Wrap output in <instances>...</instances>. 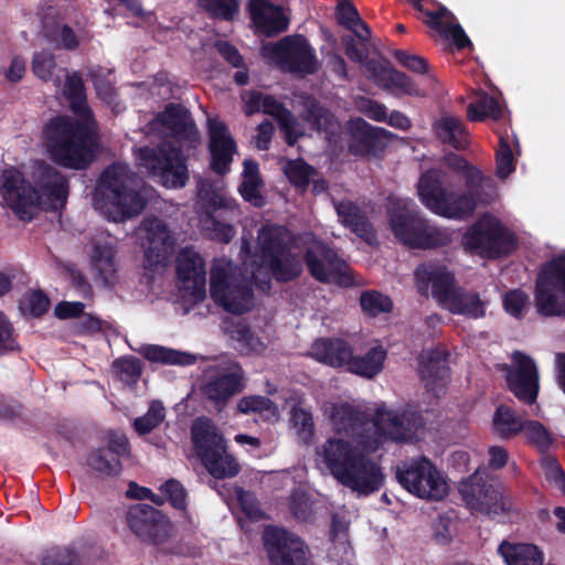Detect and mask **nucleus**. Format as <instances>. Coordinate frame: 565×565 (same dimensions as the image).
<instances>
[{
	"label": "nucleus",
	"mask_w": 565,
	"mask_h": 565,
	"mask_svg": "<svg viewBox=\"0 0 565 565\" xmlns=\"http://www.w3.org/2000/svg\"><path fill=\"white\" fill-rule=\"evenodd\" d=\"M64 95L71 109L78 116H57L51 119L44 130L51 159L65 168L84 169L95 157L97 147L92 111L86 104L84 85L76 73L66 74Z\"/></svg>",
	"instance_id": "1"
},
{
	"label": "nucleus",
	"mask_w": 565,
	"mask_h": 565,
	"mask_svg": "<svg viewBox=\"0 0 565 565\" xmlns=\"http://www.w3.org/2000/svg\"><path fill=\"white\" fill-rule=\"evenodd\" d=\"M154 121L162 126L180 147L162 141L156 147L137 149L138 164L149 174L159 177L168 188H183L189 180L186 157L182 148L195 149L200 141L199 130L190 110L182 104L170 103L160 111Z\"/></svg>",
	"instance_id": "2"
},
{
	"label": "nucleus",
	"mask_w": 565,
	"mask_h": 565,
	"mask_svg": "<svg viewBox=\"0 0 565 565\" xmlns=\"http://www.w3.org/2000/svg\"><path fill=\"white\" fill-rule=\"evenodd\" d=\"M0 182L1 202L23 221H31L39 209L63 207L68 196L67 179L44 162H36L29 178L15 168L4 169Z\"/></svg>",
	"instance_id": "3"
},
{
	"label": "nucleus",
	"mask_w": 565,
	"mask_h": 565,
	"mask_svg": "<svg viewBox=\"0 0 565 565\" xmlns=\"http://www.w3.org/2000/svg\"><path fill=\"white\" fill-rule=\"evenodd\" d=\"M467 192L457 193L444 186L445 173L439 169H429L418 181V195L422 203L434 214L451 218L465 220L473 214L477 207L476 195L483 183L482 172L469 166L463 172Z\"/></svg>",
	"instance_id": "4"
},
{
	"label": "nucleus",
	"mask_w": 565,
	"mask_h": 565,
	"mask_svg": "<svg viewBox=\"0 0 565 565\" xmlns=\"http://www.w3.org/2000/svg\"><path fill=\"white\" fill-rule=\"evenodd\" d=\"M387 217L393 235L403 245L414 249L445 247L451 243V234L431 224L420 215L411 200H390Z\"/></svg>",
	"instance_id": "5"
},
{
	"label": "nucleus",
	"mask_w": 565,
	"mask_h": 565,
	"mask_svg": "<svg viewBox=\"0 0 565 565\" xmlns=\"http://www.w3.org/2000/svg\"><path fill=\"white\" fill-rule=\"evenodd\" d=\"M191 435L198 458L213 478L228 479L239 473V463L227 452L223 434L210 418L198 417Z\"/></svg>",
	"instance_id": "6"
},
{
	"label": "nucleus",
	"mask_w": 565,
	"mask_h": 565,
	"mask_svg": "<svg viewBox=\"0 0 565 565\" xmlns=\"http://www.w3.org/2000/svg\"><path fill=\"white\" fill-rule=\"evenodd\" d=\"M465 250L488 259H497L513 253L518 246L515 236L494 215L484 213L462 235Z\"/></svg>",
	"instance_id": "7"
},
{
	"label": "nucleus",
	"mask_w": 565,
	"mask_h": 565,
	"mask_svg": "<svg viewBox=\"0 0 565 565\" xmlns=\"http://www.w3.org/2000/svg\"><path fill=\"white\" fill-rule=\"evenodd\" d=\"M536 310L544 317H565V254L545 262L534 289Z\"/></svg>",
	"instance_id": "8"
},
{
	"label": "nucleus",
	"mask_w": 565,
	"mask_h": 565,
	"mask_svg": "<svg viewBox=\"0 0 565 565\" xmlns=\"http://www.w3.org/2000/svg\"><path fill=\"white\" fill-rule=\"evenodd\" d=\"M458 491L467 507L489 516L505 515L518 511L511 495L504 494L499 487L488 481L484 472L477 470L462 480Z\"/></svg>",
	"instance_id": "9"
},
{
	"label": "nucleus",
	"mask_w": 565,
	"mask_h": 565,
	"mask_svg": "<svg viewBox=\"0 0 565 565\" xmlns=\"http://www.w3.org/2000/svg\"><path fill=\"white\" fill-rule=\"evenodd\" d=\"M396 480L419 499L440 501L448 494V484L439 470L425 457L396 467Z\"/></svg>",
	"instance_id": "10"
},
{
	"label": "nucleus",
	"mask_w": 565,
	"mask_h": 565,
	"mask_svg": "<svg viewBox=\"0 0 565 565\" xmlns=\"http://www.w3.org/2000/svg\"><path fill=\"white\" fill-rule=\"evenodd\" d=\"M210 294L215 303L233 315H243L253 307L254 291L242 274L230 273L223 266H213L210 274Z\"/></svg>",
	"instance_id": "11"
},
{
	"label": "nucleus",
	"mask_w": 565,
	"mask_h": 565,
	"mask_svg": "<svg viewBox=\"0 0 565 565\" xmlns=\"http://www.w3.org/2000/svg\"><path fill=\"white\" fill-rule=\"evenodd\" d=\"M302 260L309 274L319 282H332L342 288L355 285L353 273L347 262L323 242L307 247Z\"/></svg>",
	"instance_id": "12"
},
{
	"label": "nucleus",
	"mask_w": 565,
	"mask_h": 565,
	"mask_svg": "<svg viewBox=\"0 0 565 565\" xmlns=\"http://www.w3.org/2000/svg\"><path fill=\"white\" fill-rule=\"evenodd\" d=\"M126 522L141 542L168 552L162 546L171 537L173 525L161 511L149 504L137 503L127 511Z\"/></svg>",
	"instance_id": "13"
},
{
	"label": "nucleus",
	"mask_w": 565,
	"mask_h": 565,
	"mask_svg": "<svg viewBox=\"0 0 565 565\" xmlns=\"http://www.w3.org/2000/svg\"><path fill=\"white\" fill-rule=\"evenodd\" d=\"M264 51L281 70L289 73L313 74L317 71L315 52L302 35L285 36L264 46Z\"/></svg>",
	"instance_id": "14"
},
{
	"label": "nucleus",
	"mask_w": 565,
	"mask_h": 565,
	"mask_svg": "<svg viewBox=\"0 0 565 565\" xmlns=\"http://www.w3.org/2000/svg\"><path fill=\"white\" fill-rule=\"evenodd\" d=\"M263 541L270 565H312L306 543L285 529L267 526Z\"/></svg>",
	"instance_id": "15"
},
{
	"label": "nucleus",
	"mask_w": 565,
	"mask_h": 565,
	"mask_svg": "<svg viewBox=\"0 0 565 565\" xmlns=\"http://www.w3.org/2000/svg\"><path fill=\"white\" fill-rule=\"evenodd\" d=\"M126 173V166L115 162L108 164V193H111V204L119 213V217H116L108 211V222L124 221L139 215L146 206L147 202L140 192L130 188L127 181L121 179Z\"/></svg>",
	"instance_id": "16"
},
{
	"label": "nucleus",
	"mask_w": 565,
	"mask_h": 565,
	"mask_svg": "<svg viewBox=\"0 0 565 565\" xmlns=\"http://www.w3.org/2000/svg\"><path fill=\"white\" fill-rule=\"evenodd\" d=\"M515 366L507 369L505 381L509 391L525 405L536 403L540 392L539 371L534 360L520 351L513 353Z\"/></svg>",
	"instance_id": "17"
},
{
	"label": "nucleus",
	"mask_w": 565,
	"mask_h": 565,
	"mask_svg": "<svg viewBox=\"0 0 565 565\" xmlns=\"http://www.w3.org/2000/svg\"><path fill=\"white\" fill-rule=\"evenodd\" d=\"M384 481L385 475L381 466L361 451L339 483L359 495L366 497L377 492Z\"/></svg>",
	"instance_id": "18"
},
{
	"label": "nucleus",
	"mask_w": 565,
	"mask_h": 565,
	"mask_svg": "<svg viewBox=\"0 0 565 565\" xmlns=\"http://www.w3.org/2000/svg\"><path fill=\"white\" fill-rule=\"evenodd\" d=\"M349 151L354 156H376L383 152L394 134L382 127H374L361 117L350 119Z\"/></svg>",
	"instance_id": "19"
},
{
	"label": "nucleus",
	"mask_w": 565,
	"mask_h": 565,
	"mask_svg": "<svg viewBox=\"0 0 565 565\" xmlns=\"http://www.w3.org/2000/svg\"><path fill=\"white\" fill-rule=\"evenodd\" d=\"M375 425L392 440L408 441L424 425V418L419 411L407 406L402 411H377Z\"/></svg>",
	"instance_id": "20"
},
{
	"label": "nucleus",
	"mask_w": 565,
	"mask_h": 565,
	"mask_svg": "<svg viewBox=\"0 0 565 565\" xmlns=\"http://www.w3.org/2000/svg\"><path fill=\"white\" fill-rule=\"evenodd\" d=\"M148 247L145 250L143 267L156 271L160 265H166L174 250L175 239L167 224L152 217L145 221Z\"/></svg>",
	"instance_id": "21"
},
{
	"label": "nucleus",
	"mask_w": 565,
	"mask_h": 565,
	"mask_svg": "<svg viewBox=\"0 0 565 565\" xmlns=\"http://www.w3.org/2000/svg\"><path fill=\"white\" fill-rule=\"evenodd\" d=\"M245 388L244 372L241 367L234 371H222L214 375H207L200 391L203 398L218 411L228 404L232 396Z\"/></svg>",
	"instance_id": "22"
},
{
	"label": "nucleus",
	"mask_w": 565,
	"mask_h": 565,
	"mask_svg": "<svg viewBox=\"0 0 565 565\" xmlns=\"http://www.w3.org/2000/svg\"><path fill=\"white\" fill-rule=\"evenodd\" d=\"M207 135L211 169L215 173L224 175L231 169L233 156L237 150L236 141L226 124L216 119H209Z\"/></svg>",
	"instance_id": "23"
},
{
	"label": "nucleus",
	"mask_w": 565,
	"mask_h": 565,
	"mask_svg": "<svg viewBox=\"0 0 565 565\" xmlns=\"http://www.w3.org/2000/svg\"><path fill=\"white\" fill-rule=\"evenodd\" d=\"M175 273L184 290L195 298H204L206 285L205 262L193 247L181 248L177 256Z\"/></svg>",
	"instance_id": "24"
},
{
	"label": "nucleus",
	"mask_w": 565,
	"mask_h": 565,
	"mask_svg": "<svg viewBox=\"0 0 565 565\" xmlns=\"http://www.w3.org/2000/svg\"><path fill=\"white\" fill-rule=\"evenodd\" d=\"M365 71L369 77L383 89L398 90L408 96L426 95L408 75L393 68L388 61L371 58L365 63Z\"/></svg>",
	"instance_id": "25"
},
{
	"label": "nucleus",
	"mask_w": 565,
	"mask_h": 565,
	"mask_svg": "<svg viewBox=\"0 0 565 565\" xmlns=\"http://www.w3.org/2000/svg\"><path fill=\"white\" fill-rule=\"evenodd\" d=\"M248 11L258 34L270 38L288 29L289 20L282 9L269 0H249Z\"/></svg>",
	"instance_id": "26"
},
{
	"label": "nucleus",
	"mask_w": 565,
	"mask_h": 565,
	"mask_svg": "<svg viewBox=\"0 0 565 565\" xmlns=\"http://www.w3.org/2000/svg\"><path fill=\"white\" fill-rule=\"evenodd\" d=\"M361 451L349 440L331 437L322 445L321 457L331 476L339 482Z\"/></svg>",
	"instance_id": "27"
},
{
	"label": "nucleus",
	"mask_w": 565,
	"mask_h": 565,
	"mask_svg": "<svg viewBox=\"0 0 565 565\" xmlns=\"http://www.w3.org/2000/svg\"><path fill=\"white\" fill-rule=\"evenodd\" d=\"M414 275L418 284L431 285L433 297L440 303L446 305L457 290L455 276L446 266L424 263L417 266Z\"/></svg>",
	"instance_id": "28"
},
{
	"label": "nucleus",
	"mask_w": 565,
	"mask_h": 565,
	"mask_svg": "<svg viewBox=\"0 0 565 565\" xmlns=\"http://www.w3.org/2000/svg\"><path fill=\"white\" fill-rule=\"evenodd\" d=\"M419 374L425 387L435 396H439L450 377L448 353L438 349L431 350L427 358L420 361Z\"/></svg>",
	"instance_id": "29"
},
{
	"label": "nucleus",
	"mask_w": 565,
	"mask_h": 565,
	"mask_svg": "<svg viewBox=\"0 0 565 565\" xmlns=\"http://www.w3.org/2000/svg\"><path fill=\"white\" fill-rule=\"evenodd\" d=\"M301 118L310 129L324 134L328 138L337 135L340 129V122L329 107L323 105L312 95H306L301 100Z\"/></svg>",
	"instance_id": "30"
},
{
	"label": "nucleus",
	"mask_w": 565,
	"mask_h": 565,
	"mask_svg": "<svg viewBox=\"0 0 565 565\" xmlns=\"http://www.w3.org/2000/svg\"><path fill=\"white\" fill-rule=\"evenodd\" d=\"M335 212L341 224L349 228L353 234L371 244L376 237V231L370 221L366 212L356 203L348 200L335 204Z\"/></svg>",
	"instance_id": "31"
},
{
	"label": "nucleus",
	"mask_w": 565,
	"mask_h": 565,
	"mask_svg": "<svg viewBox=\"0 0 565 565\" xmlns=\"http://www.w3.org/2000/svg\"><path fill=\"white\" fill-rule=\"evenodd\" d=\"M312 356L329 366H349L352 358V347L340 338H320L312 344Z\"/></svg>",
	"instance_id": "32"
},
{
	"label": "nucleus",
	"mask_w": 565,
	"mask_h": 565,
	"mask_svg": "<svg viewBox=\"0 0 565 565\" xmlns=\"http://www.w3.org/2000/svg\"><path fill=\"white\" fill-rule=\"evenodd\" d=\"M259 245L266 263L294 248V239L288 230L279 225L263 226L259 231Z\"/></svg>",
	"instance_id": "33"
},
{
	"label": "nucleus",
	"mask_w": 565,
	"mask_h": 565,
	"mask_svg": "<svg viewBox=\"0 0 565 565\" xmlns=\"http://www.w3.org/2000/svg\"><path fill=\"white\" fill-rule=\"evenodd\" d=\"M437 138L445 145L466 150L469 147L468 132L462 121L454 116H443L434 124Z\"/></svg>",
	"instance_id": "34"
},
{
	"label": "nucleus",
	"mask_w": 565,
	"mask_h": 565,
	"mask_svg": "<svg viewBox=\"0 0 565 565\" xmlns=\"http://www.w3.org/2000/svg\"><path fill=\"white\" fill-rule=\"evenodd\" d=\"M525 419L510 406L500 404L492 416L491 433L502 440H510L522 433Z\"/></svg>",
	"instance_id": "35"
},
{
	"label": "nucleus",
	"mask_w": 565,
	"mask_h": 565,
	"mask_svg": "<svg viewBox=\"0 0 565 565\" xmlns=\"http://www.w3.org/2000/svg\"><path fill=\"white\" fill-rule=\"evenodd\" d=\"M507 565H543V553L537 546L527 543L503 541L498 547Z\"/></svg>",
	"instance_id": "36"
},
{
	"label": "nucleus",
	"mask_w": 565,
	"mask_h": 565,
	"mask_svg": "<svg viewBox=\"0 0 565 565\" xmlns=\"http://www.w3.org/2000/svg\"><path fill=\"white\" fill-rule=\"evenodd\" d=\"M330 419L337 433L354 434L367 422L365 413L350 403L334 404Z\"/></svg>",
	"instance_id": "37"
},
{
	"label": "nucleus",
	"mask_w": 565,
	"mask_h": 565,
	"mask_svg": "<svg viewBox=\"0 0 565 565\" xmlns=\"http://www.w3.org/2000/svg\"><path fill=\"white\" fill-rule=\"evenodd\" d=\"M302 258L294 248L267 262L268 268L278 282H290L300 277L303 271Z\"/></svg>",
	"instance_id": "38"
},
{
	"label": "nucleus",
	"mask_w": 565,
	"mask_h": 565,
	"mask_svg": "<svg viewBox=\"0 0 565 565\" xmlns=\"http://www.w3.org/2000/svg\"><path fill=\"white\" fill-rule=\"evenodd\" d=\"M139 353L150 362L167 365L189 366L195 364L196 362V356L191 353L158 344L142 345L139 350Z\"/></svg>",
	"instance_id": "39"
},
{
	"label": "nucleus",
	"mask_w": 565,
	"mask_h": 565,
	"mask_svg": "<svg viewBox=\"0 0 565 565\" xmlns=\"http://www.w3.org/2000/svg\"><path fill=\"white\" fill-rule=\"evenodd\" d=\"M385 359L386 351L382 347H373L364 355L352 353L348 371L366 379H373L383 370Z\"/></svg>",
	"instance_id": "40"
},
{
	"label": "nucleus",
	"mask_w": 565,
	"mask_h": 565,
	"mask_svg": "<svg viewBox=\"0 0 565 565\" xmlns=\"http://www.w3.org/2000/svg\"><path fill=\"white\" fill-rule=\"evenodd\" d=\"M446 305L450 312L456 315H463L472 319L486 316V303L476 291L457 289Z\"/></svg>",
	"instance_id": "41"
},
{
	"label": "nucleus",
	"mask_w": 565,
	"mask_h": 565,
	"mask_svg": "<svg viewBox=\"0 0 565 565\" xmlns=\"http://www.w3.org/2000/svg\"><path fill=\"white\" fill-rule=\"evenodd\" d=\"M199 198L205 209V217L213 216L217 211L234 214L238 205L234 199L227 198L221 189L213 184H202L199 190Z\"/></svg>",
	"instance_id": "42"
},
{
	"label": "nucleus",
	"mask_w": 565,
	"mask_h": 565,
	"mask_svg": "<svg viewBox=\"0 0 565 565\" xmlns=\"http://www.w3.org/2000/svg\"><path fill=\"white\" fill-rule=\"evenodd\" d=\"M94 556L86 550L77 552L71 547L54 546L42 556V565H90Z\"/></svg>",
	"instance_id": "43"
},
{
	"label": "nucleus",
	"mask_w": 565,
	"mask_h": 565,
	"mask_svg": "<svg viewBox=\"0 0 565 565\" xmlns=\"http://www.w3.org/2000/svg\"><path fill=\"white\" fill-rule=\"evenodd\" d=\"M502 117V107L499 100L488 93H480L467 107L469 121L479 122L487 118L498 120Z\"/></svg>",
	"instance_id": "44"
},
{
	"label": "nucleus",
	"mask_w": 565,
	"mask_h": 565,
	"mask_svg": "<svg viewBox=\"0 0 565 565\" xmlns=\"http://www.w3.org/2000/svg\"><path fill=\"white\" fill-rule=\"evenodd\" d=\"M284 172L289 182L302 192L309 188L311 179L319 174L315 167L301 158L289 160L284 168Z\"/></svg>",
	"instance_id": "45"
},
{
	"label": "nucleus",
	"mask_w": 565,
	"mask_h": 565,
	"mask_svg": "<svg viewBox=\"0 0 565 565\" xmlns=\"http://www.w3.org/2000/svg\"><path fill=\"white\" fill-rule=\"evenodd\" d=\"M512 143L519 146L516 139L509 135H500L499 145L495 150L497 177L500 179H505L515 171Z\"/></svg>",
	"instance_id": "46"
},
{
	"label": "nucleus",
	"mask_w": 565,
	"mask_h": 565,
	"mask_svg": "<svg viewBox=\"0 0 565 565\" xmlns=\"http://www.w3.org/2000/svg\"><path fill=\"white\" fill-rule=\"evenodd\" d=\"M414 9L419 11L423 15V22L431 30H443V18H454V13L440 3H435L431 0H411Z\"/></svg>",
	"instance_id": "47"
},
{
	"label": "nucleus",
	"mask_w": 565,
	"mask_h": 565,
	"mask_svg": "<svg viewBox=\"0 0 565 565\" xmlns=\"http://www.w3.org/2000/svg\"><path fill=\"white\" fill-rule=\"evenodd\" d=\"M522 433L527 444L535 447L541 454L547 452L554 441L551 431L537 420L525 419Z\"/></svg>",
	"instance_id": "48"
},
{
	"label": "nucleus",
	"mask_w": 565,
	"mask_h": 565,
	"mask_svg": "<svg viewBox=\"0 0 565 565\" xmlns=\"http://www.w3.org/2000/svg\"><path fill=\"white\" fill-rule=\"evenodd\" d=\"M360 306L371 317L388 313L393 309L392 299L376 290L363 291L360 296Z\"/></svg>",
	"instance_id": "49"
},
{
	"label": "nucleus",
	"mask_w": 565,
	"mask_h": 565,
	"mask_svg": "<svg viewBox=\"0 0 565 565\" xmlns=\"http://www.w3.org/2000/svg\"><path fill=\"white\" fill-rule=\"evenodd\" d=\"M394 58L405 68L418 74H426V81L431 89L438 84L436 77L428 73V61L419 55L409 54L403 50H395L393 52Z\"/></svg>",
	"instance_id": "50"
},
{
	"label": "nucleus",
	"mask_w": 565,
	"mask_h": 565,
	"mask_svg": "<svg viewBox=\"0 0 565 565\" xmlns=\"http://www.w3.org/2000/svg\"><path fill=\"white\" fill-rule=\"evenodd\" d=\"M164 407L160 401L151 402L147 413L137 417L134 422V428L139 435H147L160 426L164 420Z\"/></svg>",
	"instance_id": "51"
},
{
	"label": "nucleus",
	"mask_w": 565,
	"mask_h": 565,
	"mask_svg": "<svg viewBox=\"0 0 565 565\" xmlns=\"http://www.w3.org/2000/svg\"><path fill=\"white\" fill-rule=\"evenodd\" d=\"M200 7L212 17L231 21L238 12L237 0H199Z\"/></svg>",
	"instance_id": "52"
},
{
	"label": "nucleus",
	"mask_w": 565,
	"mask_h": 565,
	"mask_svg": "<svg viewBox=\"0 0 565 565\" xmlns=\"http://www.w3.org/2000/svg\"><path fill=\"white\" fill-rule=\"evenodd\" d=\"M200 7L212 17L231 21L238 12L237 0H199Z\"/></svg>",
	"instance_id": "53"
},
{
	"label": "nucleus",
	"mask_w": 565,
	"mask_h": 565,
	"mask_svg": "<svg viewBox=\"0 0 565 565\" xmlns=\"http://www.w3.org/2000/svg\"><path fill=\"white\" fill-rule=\"evenodd\" d=\"M113 369L120 381L125 383H137L142 373V365L139 359L127 356L113 362Z\"/></svg>",
	"instance_id": "54"
},
{
	"label": "nucleus",
	"mask_w": 565,
	"mask_h": 565,
	"mask_svg": "<svg viewBox=\"0 0 565 565\" xmlns=\"http://www.w3.org/2000/svg\"><path fill=\"white\" fill-rule=\"evenodd\" d=\"M456 20V17L454 18H443L441 20V26L443 30H435L438 34L441 36L448 39L450 38L452 40L454 45L458 51H461L466 47H472V42L466 34L465 30L459 23H454Z\"/></svg>",
	"instance_id": "55"
},
{
	"label": "nucleus",
	"mask_w": 565,
	"mask_h": 565,
	"mask_svg": "<svg viewBox=\"0 0 565 565\" xmlns=\"http://www.w3.org/2000/svg\"><path fill=\"white\" fill-rule=\"evenodd\" d=\"M236 495L242 511L249 521L258 522L266 519V513L262 510L255 493L239 488Z\"/></svg>",
	"instance_id": "56"
},
{
	"label": "nucleus",
	"mask_w": 565,
	"mask_h": 565,
	"mask_svg": "<svg viewBox=\"0 0 565 565\" xmlns=\"http://www.w3.org/2000/svg\"><path fill=\"white\" fill-rule=\"evenodd\" d=\"M160 491L174 509L186 510V490L180 481L169 479L160 487Z\"/></svg>",
	"instance_id": "57"
},
{
	"label": "nucleus",
	"mask_w": 565,
	"mask_h": 565,
	"mask_svg": "<svg viewBox=\"0 0 565 565\" xmlns=\"http://www.w3.org/2000/svg\"><path fill=\"white\" fill-rule=\"evenodd\" d=\"M542 455L541 467L544 470L546 479L554 482L555 486L565 493V472L558 460L547 452Z\"/></svg>",
	"instance_id": "58"
},
{
	"label": "nucleus",
	"mask_w": 565,
	"mask_h": 565,
	"mask_svg": "<svg viewBox=\"0 0 565 565\" xmlns=\"http://www.w3.org/2000/svg\"><path fill=\"white\" fill-rule=\"evenodd\" d=\"M32 68L34 74L43 81L54 79L55 85L58 86L61 83L60 77H53V71L55 68L54 57L51 53L41 52L34 55Z\"/></svg>",
	"instance_id": "59"
},
{
	"label": "nucleus",
	"mask_w": 565,
	"mask_h": 565,
	"mask_svg": "<svg viewBox=\"0 0 565 565\" xmlns=\"http://www.w3.org/2000/svg\"><path fill=\"white\" fill-rule=\"evenodd\" d=\"M263 185V180H243L238 191L246 202L255 207H263L266 204V199L260 193Z\"/></svg>",
	"instance_id": "60"
},
{
	"label": "nucleus",
	"mask_w": 565,
	"mask_h": 565,
	"mask_svg": "<svg viewBox=\"0 0 565 565\" xmlns=\"http://www.w3.org/2000/svg\"><path fill=\"white\" fill-rule=\"evenodd\" d=\"M275 407V403L262 395H249L242 397L237 403V411L242 414L262 413L270 411Z\"/></svg>",
	"instance_id": "61"
},
{
	"label": "nucleus",
	"mask_w": 565,
	"mask_h": 565,
	"mask_svg": "<svg viewBox=\"0 0 565 565\" xmlns=\"http://www.w3.org/2000/svg\"><path fill=\"white\" fill-rule=\"evenodd\" d=\"M527 299V295L521 289L509 290L503 297V308L510 316L521 318Z\"/></svg>",
	"instance_id": "62"
},
{
	"label": "nucleus",
	"mask_w": 565,
	"mask_h": 565,
	"mask_svg": "<svg viewBox=\"0 0 565 565\" xmlns=\"http://www.w3.org/2000/svg\"><path fill=\"white\" fill-rule=\"evenodd\" d=\"M58 47L75 50L78 44V38L75 32L66 24H57L51 33L47 34Z\"/></svg>",
	"instance_id": "63"
},
{
	"label": "nucleus",
	"mask_w": 565,
	"mask_h": 565,
	"mask_svg": "<svg viewBox=\"0 0 565 565\" xmlns=\"http://www.w3.org/2000/svg\"><path fill=\"white\" fill-rule=\"evenodd\" d=\"M205 223L210 224L207 230L212 232L213 238L222 243H230L235 234L233 225L222 222L216 215L205 217Z\"/></svg>",
	"instance_id": "64"
}]
</instances>
